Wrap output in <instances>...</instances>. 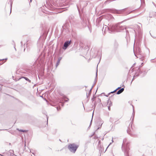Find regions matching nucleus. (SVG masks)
Masks as SVG:
<instances>
[{
	"instance_id": "nucleus-1",
	"label": "nucleus",
	"mask_w": 156,
	"mask_h": 156,
	"mask_svg": "<svg viewBox=\"0 0 156 156\" xmlns=\"http://www.w3.org/2000/svg\"><path fill=\"white\" fill-rule=\"evenodd\" d=\"M78 147V145L74 144H72L69 145L68 146V148L71 152L75 153Z\"/></svg>"
},
{
	"instance_id": "nucleus-2",
	"label": "nucleus",
	"mask_w": 156,
	"mask_h": 156,
	"mask_svg": "<svg viewBox=\"0 0 156 156\" xmlns=\"http://www.w3.org/2000/svg\"><path fill=\"white\" fill-rule=\"evenodd\" d=\"M120 27L119 26V24H117L115 26H112V27L111 30L112 32H118V29Z\"/></svg>"
},
{
	"instance_id": "nucleus-3",
	"label": "nucleus",
	"mask_w": 156,
	"mask_h": 156,
	"mask_svg": "<svg viewBox=\"0 0 156 156\" xmlns=\"http://www.w3.org/2000/svg\"><path fill=\"white\" fill-rule=\"evenodd\" d=\"M70 41H67L65 42L64 44V47L65 48V49L69 45Z\"/></svg>"
},
{
	"instance_id": "nucleus-4",
	"label": "nucleus",
	"mask_w": 156,
	"mask_h": 156,
	"mask_svg": "<svg viewBox=\"0 0 156 156\" xmlns=\"http://www.w3.org/2000/svg\"><path fill=\"white\" fill-rule=\"evenodd\" d=\"M119 24V26L120 27H119L118 28V32L119 31L121 30H123L125 28V27H124V26H120L119 25V24Z\"/></svg>"
},
{
	"instance_id": "nucleus-5",
	"label": "nucleus",
	"mask_w": 156,
	"mask_h": 156,
	"mask_svg": "<svg viewBox=\"0 0 156 156\" xmlns=\"http://www.w3.org/2000/svg\"><path fill=\"white\" fill-rule=\"evenodd\" d=\"M124 89L123 88H122L121 89L119 90L117 93V94H119L122 93L124 90Z\"/></svg>"
},
{
	"instance_id": "nucleus-6",
	"label": "nucleus",
	"mask_w": 156,
	"mask_h": 156,
	"mask_svg": "<svg viewBox=\"0 0 156 156\" xmlns=\"http://www.w3.org/2000/svg\"><path fill=\"white\" fill-rule=\"evenodd\" d=\"M24 78L27 81H28L30 82V80H29L28 78L25 77Z\"/></svg>"
},
{
	"instance_id": "nucleus-7",
	"label": "nucleus",
	"mask_w": 156,
	"mask_h": 156,
	"mask_svg": "<svg viewBox=\"0 0 156 156\" xmlns=\"http://www.w3.org/2000/svg\"><path fill=\"white\" fill-rule=\"evenodd\" d=\"M20 131L22 132H27V131L26 130H19Z\"/></svg>"
},
{
	"instance_id": "nucleus-8",
	"label": "nucleus",
	"mask_w": 156,
	"mask_h": 156,
	"mask_svg": "<svg viewBox=\"0 0 156 156\" xmlns=\"http://www.w3.org/2000/svg\"><path fill=\"white\" fill-rule=\"evenodd\" d=\"M93 115H94V112L93 113L92 116V118H93ZM92 119H91V122H90V124H91V122H92Z\"/></svg>"
},
{
	"instance_id": "nucleus-9",
	"label": "nucleus",
	"mask_w": 156,
	"mask_h": 156,
	"mask_svg": "<svg viewBox=\"0 0 156 156\" xmlns=\"http://www.w3.org/2000/svg\"><path fill=\"white\" fill-rule=\"evenodd\" d=\"M60 60L58 61V62L57 63V66Z\"/></svg>"
},
{
	"instance_id": "nucleus-10",
	"label": "nucleus",
	"mask_w": 156,
	"mask_h": 156,
	"mask_svg": "<svg viewBox=\"0 0 156 156\" xmlns=\"http://www.w3.org/2000/svg\"><path fill=\"white\" fill-rule=\"evenodd\" d=\"M120 88V87H119L118 88H117L116 90H115V91H114V92L116 90H117L119 89Z\"/></svg>"
},
{
	"instance_id": "nucleus-11",
	"label": "nucleus",
	"mask_w": 156,
	"mask_h": 156,
	"mask_svg": "<svg viewBox=\"0 0 156 156\" xmlns=\"http://www.w3.org/2000/svg\"><path fill=\"white\" fill-rule=\"evenodd\" d=\"M110 107H108V109H109V110H110Z\"/></svg>"
},
{
	"instance_id": "nucleus-12",
	"label": "nucleus",
	"mask_w": 156,
	"mask_h": 156,
	"mask_svg": "<svg viewBox=\"0 0 156 156\" xmlns=\"http://www.w3.org/2000/svg\"><path fill=\"white\" fill-rule=\"evenodd\" d=\"M112 143H113V139H112Z\"/></svg>"
},
{
	"instance_id": "nucleus-13",
	"label": "nucleus",
	"mask_w": 156,
	"mask_h": 156,
	"mask_svg": "<svg viewBox=\"0 0 156 156\" xmlns=\"http://www.w3.org/2000/svg\"><path fill=\"white\" fill-rule=\"evenodd\" d=\"M111 144V143H110V144H109V145H108V147L110 145V144Z\"/></svg>"
}]
</instances>
